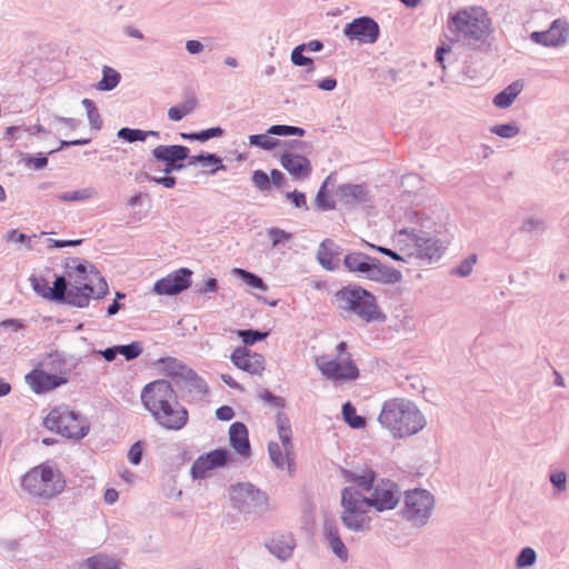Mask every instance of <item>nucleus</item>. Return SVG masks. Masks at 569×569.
<instances>
[{
	"label": "nucleus",
	"instance_id": "f257e3e1",
	"mask_svg": "<svg viewBox=\"0 0 569 569\" xmlns=\"http://www.w3.org/2000/svg\"><path fill=\"white\" fill-rule=\"evenodd\" d=\"M67 277L58 276L53 281L52 288H47V293L52 301L67 303L77 308L87 307L90 298H103L108 292L107 281L99 276L98 270L91 266L90 273L98 279V284L92 286L93 279L88 272L84 263H78L74 267L66 266Z\"/></svg>",
	"mask_w": 569,
	"mask_h": 569
},
{
	"label": "nucleus",
	"instance_id": "f03ea898",
	"mask_svg": "<svg viewBox=\"0 0 569 569\" xmlns=\"http://www.w3.org/2000/svg\"><path fill=\"white\" fill-rule=\"evenodd\" d=\"M141 402L153 419L163 428L180 430L188 422V411L178 401L172 385L159 379L147 383L141 390Z\"/></svg>",
	"mask_w": 569,
	"mask_h": 569
},
{
	"label": "nucleus",
	"instance_id": "7ed1b4c3",
	"mask_svg": "<svg viewBox=\"0 0 569 569\" xmlns=\"http://www.w3.org/2000/svg\"><path fill=\"white\" fill-rule=\"evenodd\" d=\"M378 422L393 439L417 435L427 425L426 417L417 405L406 398L386 400L378 416Z\"/></svg>",
	"mask_w": 569,
	"mask_h": 569
},
{
	"label": "nucleus",
	"instance_id": "20e7f679",
	"mask_svg": "<svg viewBox=\"0 0 569 569\" xmlns=\"http://www.w3.org/2000/svg\"><path fill=\"white\" fill-rule=\"evenodd\" d=\"M450 27L457 32L458 40L475 50H488L491 46L492 22L481 7H468L457 11L450 18Z\"/></svg>",
	"mask_w": 569,
	"mask_h": 569
},
{
	"label": "nucleus",
	"instance_id": "39448f33",
	"mask_svg": "<svg viewBox=\"0 0 569 569\" xmlns=\"http://www.w3.org/2000/svg\"><path fill=\"white\" fill-rule=\"evenodd\" d=\"M332 303L343 318L358 316L365 322L385 321L386 316L379 310L376 297L358 284H348L339 289Z\"/></svg>",
	"mask_w": 569,
	"mask_h": 569
},
{
	"label": "nucleus",
	"instance_id": "423d86ee",
	"mask_svg": "<svg viewBox=\"0 0 569 569\" xmlns=\"http://www.w3.org/2000/svg\"><path fill=\"white\" fill-rule=\"evenodd\" d=\"M398 240L403 244L401 250L409 259H416L420 263H431L441 258L446 244L439 238L429 232L416 228H402L398 231Z\"/></svg>",
	"mask_w": 569,
	"mask_h": 569
},
{
	"label": "nucleus",
	"instance_id": "0eeeda50",
	"mask_svg": "<svg viewBox=\"0 0 569 569\" xmlns=\"http://www.w3.org/2000/svg\"><path fill=\"white\" fill-rule=\"evenodd\" d=\"M342 525L356 533H366L371 529V518L368 515L370 506L365 493L353 486L341 490Z\"/></svg>",
	"mask_w": 569,
	"mask_h": 569
},
{
	"label": "nucleus",
	"instance_id": "6e6552de",
	"mask_svg": "<svg viewBox=\"0 0 569 569\" xmlns=\"http://www.w3.org/2000/svg\"><path fill=\"white\" fill-rule=\"evenodd\" d=\"M64 485L61 473L46 465L32 468L21 480V487L28 495L42 500L54 498Z\"/></svg>",
	"mask_w": 569,
	"mask_h": 569
},
{
	"label": "nucleus",
	"instance_id": "1a4fd4ad",
	"mask_svg": "<svg viewBox=\"0 0 569 569\" xmlns=\"http://www.w3.org/2000/svg\"><path fill=\"white\" fill-rule=\"evenodd\" d=\"M43 426L48 430L56 431L70 439H82L90 430L87 418L79 412L70 410L67 406L51 409L43 419Z\"/></svg>",
	"mask_w": 569,
	"mask_h": 569
},
{
	"label": "nucleus",
	"instance_id": "9d476101",
	"mask_svg": "<svg viewBox=\"0 0 569 569\" xmlns=\"http://www.w3.org/2000/svg\"><path fill=\"white\" fill-rule=\"evenodd\" d=\"M230 499L239 512L261 516L271 509L269 496L251 482H239L230 488Z\"/></svg>",
	"mask_w": 569,
	"mask_h": 569
},
{
	"label": "nucleus",
	"instance_id": "9b49d317",
	"mask_svg": "<svg viewBox=\"0 0 569 569\" xmlns=\"http://www.w3.org/2000/svg\"><path fill=\"white\" fill-rule=\"evenodd\" d=\"M435 497L426 489L408 490L405 495L402 517L413 527H425L433 511Z\"/></svg>",
	"mask_w": 569,
	"mask_h": 569
},
{
	"label": "nucleus",
	"instance_id": "f8f14e48",
	"mask_svg": "<svg viewBox=\"0 0 569 569\" xmlns=\"http://www.w3.org/2000/svg\"><path fill=\"white\" fill-rule=\"evenodd\" d=\"M276 426L284 455L282 453L279 443L270 441L268 443L270 459L278 469H283L284 463H287L288 470L291 471L295 466L293 459L291 458L293 453L292 430L289 418L282 411H278L276 415Z\"/></svg>",
	"mask_w": 569,
	"mask_h": 569
},
{
	"label": "nucleus",
	"instance_id": "ddd939ff",
	"mask_svg": "<svg viewBox=\"0 0 569 569\" xmlns=\"http://www.w3.org/2000/svg\"><path fill=\"white\" fill-rule=\"evenodd\" d=\"M315 363L321 375L332 381H351L359 377V369L351 359V355L341 359H331L327 355H321L316 358Z\"/></svg>",
	"mask_w": 569,
	"mask_h": 569
},
{
	"label": "nucleus",
	"instance_id": "4468645a",
	"mask_svg": "<svg viewBox=\"0 0 569 569\" xmlns=\"http://www.w3.org/2000/svg\"><path fill=\"white\" fill-rule=\"evenodd\" d=\"M370 508L382 512L392 510L400 501V491L396 482L391 480H379L371 490L370 496H366Z\"/></svg>",
	"mask_w": 569,
	"mask_h": 569
},
{
	"label": "nucleus",
	"instance_id": "2eb2a0df",
	"mask_svg": "<svg viewBox=\"0 0 569 569\" xmlns=\"http://www.w3.org/2000/svg\"><path fill=\"white\" fill-rule=\"evenodd\" d=\"M189 148L181 144H160L151 151L154 160L164 163V174H170L173 171H180L186 168L183 161L189 158Z\"/></svg>",
	"mask_w": 569,
	"mask_h": 569
},
{
	"label": "nucleus",
	"instance_id": "dca6fc26",
	"mask_svg": "<svg viewBox=\"0 0 569 569\" xmlns=\"http://www.w3.org/2000/svg\"><path fill=\"white\" fill-rule=\"evenodd\" d=\"M343 34L349 40H358L361 43H375L380 34L379 24L370 17L363 16L353 19L343 28Z\"/></svg>",
	"mask_w": 569,
	"mask_h": 569
},
{
	"label": "nucleus",
	"instance_id": "f3484780",
	"mask_svg": "<svg viewBox=\"0 0 569 569\" xmlns=\"http://www.w3.org/2000/svg\"><path fill=\"white\" fill-rule=\"evenodd\" d=\"M191 276L189 268H180L156 281L153 291L160 296L179 295L191 286Z\"/></svg>",
	"mask_w": 569,
	"mask_h": 569
},
{
	"label": "nucleus",
	"instance_id": "a211bd4d",
	"mask_svg": "<svg viewBox=\"0 0 569 569\" xmlns=\"http://www.w3.org/2000/svg\"><path fill=\"white\" fill-rule=\"evenodd\" d=\"M531 41L543 47H560L567 43L569 38V22L565 19H556L548 30L533 31Z\"/></svg>",
	"mask_w": 569,
	"mask_h": 569
},
{
	"label": "nucleus",
	"instance_id": "6ab92c4d",
	"mask_svg": "<svg viewBox=\"0 0 569 569\" xmlns=\"http://www.w3.org/2000/svg\"><path fill=\"white\" fill-rule=\"evenodd\" d=\"M230 461L227 449L219 448L198 457L190 469L192 479H203L209 470L226 466Z\"/></svg>",
	"mask_w": 569,
	"mask_h": 569
},
{
	"label": "nucleus",
	"instance_id": "aec40b11",
	"mask_svg": "<svg viewBox=\"0 0 569 569\" xmlns=\"http://www.w3.org/2000/svg\"><path fill=\"white\" fill-rule=\"evenodd\" d=\"M232 363L250 375L261 376L264 370V358L260 353H251L246 347H237L231 356Z\"/></svg>",
	"mask_w": 569,
	"mask_h": 569
},
{
	"label": "nucleus",
	"instance_id": "412c9836",
	"mask_svg": "<svg viewBox=\"0 0 569 569\" xmlns=\"http://www.w3.org/2000/svg\"><path fill=\"white\" fill-rule=\"evenodd\" d=\"M280 163L295 180H303L308 178L312 169L307 157L291 151H284L280 156Z\"/></svg>",
	"mask_w": 569,
	"mask_h": 569
},
{
	"label": "nucleus",
	"instance_id": "4be33fe9",
	"mask_svg": "<svg viewBox=\"0 0 569 569\" xmlns=\"http://www.w3.org/2000/svg\"><path fill=\"white\" fill-rule=\"evenodd\" d=\"M26 380L36 393L53 390L54 388L67 382V378L53 373H48L38 369L28 373L26 376Z\"/></svg>",
	"mask_w": 569,
	"mask_h": 569
},
{
	"label": "nucleus",
	"instance_id": "5701e85b",
	"mask_svg": "<svg viewBox=\"0 0 569 569\" xmlns=\"http://www.w3.org/2000/svg\"><path fill=\"white\" fill-rule=\"evenodd\" d=\"M377 258L362 252H350L345 256L343 264L349 272L370 279Z\"/></svg>",
	"mask_w": 569,
	"mask_h": 569
},
{
	"label": "nucleus",
	"instance_id": "b1692460",
	"mask_svg": "<svg viewBox=\"0 0 569 569\" xmlns=\"http://www.w3.org/2000/svg\"><path fill=\"white\" fill-rule=\"evenodd\" d=\"M267 548L279 560L286 561L292 556L296 548V539L291 533H277L267 543Z\"/></svg>",
	"mask_w": 569,
	"mask_h": 569
},
{
	"label": "nucleus",
	"instance_id": "393cba45",
	"mask_svg": "<svg viewBox=\"0 0 569 569\" xmlns=\"http://www.w3.org/2000/svg\"><path fill=\"white\" fill-rule=\"evenodd\" d=\"M230 446L243 457H249L251 452L248 438V429L242 422H233L229 428Z\"/></svg>",
	"mask_w": 569,
	"mask_h": 569
},
{
	"label": "nucleus",
	"instance_id": "a878e982",
	"mask_svg": "<svg viewBox=\"0 0 569 569\" xmlns=\"http://www.w3.org/2000/svg\"><path fill=\"white\" fill-rule=\"evenodd\" d=\"M336 194L339 201L347 207H353L367 201V190L361 184H340L337 188Z\"/></svg>",
	"mask_w": 569,
	"mask_h": 569
},
{
	"label": "nucleus",
	"instance_id": "bb28decb",
	"mask_svg": "<svg viewBox=\"0 0 569 569\" xmlns=\"http://www.w3.org/2000/svg\"><path fill=\"white\" fill-rule=\"evenodd\" d=\"M325 539L328 548L340 559L346 561L348 559V549L340 538L339 530L336 525L326 522L325 525Z\"/></svg>",
	"mask_w": 569,
	"mask_h": 569
},
{
	"label": "nucleus",
	"instance_id": "cd10ccee",
	"mask_svg": "<svg viewBox=\"0 0 569 569\" xmlns=\"http://www.w3.org/2000/svg\"><path fill=\"white\" fill-rule=\"evenodd\" d=\"M369 280L385 284H395L402 280V273L389 266L382 264L378 259Z\"/></svg>",
	"mask_w": 569,
	"mask_h": 569
},
{
	"label": "nucleus",
	"instance_id": "c85d7f7f",
	"mask_svg": "<svg viewBox=\"0 0 569 569\" xmlns=\"http://www.w3.org/2000/svg\"><path fill=\"white\" fill-rule=\"evenodd\" d=\"M343 476L355 483H357L356 489L360 490L361 493L369 492L375 487L376 482V473L370 469L358 471L343 470Z\"/></svg>",
	"mask_w": 569,
	"mask_h": 569
},
{
	"label": "nucleus",
	"instance_id": "c756f323",
	"mask_svg": "<svg viewBox=\"0 0 569 569\" xmlns=\"http://www.w3.org/2000/svg\"><path fill=\"white\" fill-rule=\"evenodd\" d=\"M339 250H340L339 246H337L333 240L325 239L319 244L318 252H317V259H318L319 263L321 264V267L329 271L333 270L335 264H333L332 260H333L335 256L339 254Z\"/></svg>",
	"mask_w": 569,
	"mask_h": 569
},
{
	"label": "nucleus",
	"instance_id": "7c9ffc66",
	"mask_svg": "<svg viewBox=\"0 0 569 569\" xmlns=\"http://www.w3.org/2000/svg\"><path fill=\"white\" fill-rule=\"evenodd\" d=\"M181 379L184 381L189 392H196L199 396H204L208 392L206 381L193 369L190 368L188 371H184V376Z\"/></svg>",
	"mask_w": 569,
	"mask_h": 569
},
{
	"label": "nucleus",
	"instance_id": "2f4dec72",
	"mask_svg": "<svg viewBox=\"0 0 569 569\" xmlns=\"http://www.w3.org/2000/svg\"><path fill=\"white\" fill-rule=\"evenodd\" d=\"M525 88V81L518 79L500 91V109L509 108Z\"/></svg>",
	"mask_w": 569,
	"mask_h": 569
},
{
	"label": "nucleus",
	"instance_id": "473e14b6",
	"mask_svg": "<svg viewBox=\"0 0 569 569\" xmlns=\"http://www.w3.org/2000/svg\"><path fill=\"white\" fill-rule=\"evenodd\" d=\"M98 191L93 187H86L79 190L62 192L57 196V198L61 201L66 202H76V201H86L97 197Z\"/></svg>",
	"mask_w": 569,
	"mask_h": 569
},
{
	"label": "nucleus",
	"instance_id": "72a5a7b5",
	"mask_svg": "<svg viewBox=\"0 0 569 569\" xmlns=\"http://www.w3.org/2000/svg\"><path fill=\"white\" fill-rule=\"evenodd\" d=\"M120 79L121 76L117 70L104 66L102 69V79L97 83L96 88L100 91H110L119 84Z\"/></svg>",
	"mask_w": 569,
	"mask_h": 569
},
{
	"label": "nucleus",
	"instance_id": "f704fd0d",
	"mask_svg": "<svg viewBox=\"0 0 569 569\" xmlns=\"http://www.w3.org/2000/svg\"><path fill=\"white\" fill-rule=\"evenodd\" d=\"M223 132H224L223 129L220 127H211V128L198 131V132H190V133L181 132L180 137L184 140H191V141L197 140V141L204 142V141H208L209 139L221 137L223 134Z\"/></svg>",
	"mask_w": 569,
	"mask_h": 569
},
{
	"label": "nucleus",
	"instance_id": "c9c22d12",
	"mask_svg": "<svg viewBox=\"0 0 569 569\" xmlns=\"http://www.w3.org/2000/svg\"><path fill=\"white\" fill-rule=\"evenodd\" d=\"M159 361L163 365V371L171 377L182 378L184 376V371L190 369L176 358H161Z\"/></svg>",
	"mask_w": 569,
	"mask_h": 569
},
{
	"label": "nucleus",
	"instance_id": "e433bc0d",
	"mask_svg": "<svg viewBox=\"0 0 569 569\" xmlns=\"http://www.w3.org/2000/svg\"><path fill=\"white\" fill-rule=\"evenodd\" d=\"M342 416L343 420L352 429H360L366 426V419L357 415L356 408L350 402H346L342 406Z\"/></svg>",
	"mask_w": 569,
	"mask_h": 569
},
{
	"label": "nucleus",
	"instance_id": "4c0bfd02",
	"mask_svg": "<svg viewBox=\"0 0 569 569\" xmlns=\"http://www.w3.org/2000/svg\"><path fill=\"white\" fill-rule=\"evenodd\" d=\"M232 272H233V274L238 276L243 282H246L251 288L259 289L262 291H266L268 289L267 284L263 282V280L259 276H257L248 270H244L241 268H234Z\"/></svg>",
	"mask_w": 569,
	"mask_h": 569
},
{
	"label": "nucleus",
	"instance_id": "58836bf2",
	"mask_svg": "<svg viewBox=\"0 0 569 569\" xmlns=\"http://www.w3.org/2000/svg\"><path fill=\"white\" fill-rule=\"evenodd\" d=\"M268 134L278 137L297 136L303 137L306 130L301 127L289 126V124H272L267 130Z\"/></svg>",
	"mask_w": 569,
	"mask_h": 569
},
{
	"label": "nucleus",
	"instance_id": "ea45409f",
	"mask_svg": "<svg viewBox=\"0 0 569 569\" xmlns=\"http://www.w3.org/2000/svg\"><path fill=\"white\" fill-rule=\"evenodd\" d=\"M86 567L87 569H119L114 559L103 555H97L87 559Z\"/></svg>",
	"mask_w": 569,
	"mask_h": 569
},
{
	"label": "nucleus",
	"instance_id": "a19ab883",
	"mask_svg": "<svg viewBox=\"0 0 569 569\" xmlns=\"http://www.w3.org/2000/svg\"><path fill=\"white\" fill-rule=\"evenodd\" d=\"M249 143L251 146L259 147L263 150H273L274 148L279 147L281 141L276 138H270L269 134L266 132L264 134H251L249 136Z\"/></svg>",
	"mask_w": 569,
	"mask_h": 569
},
{
	"label": "nucleus",
	"instance_id": "79ce46f5",
	"mask_svg": "<svg viewBox=\"0 0 569 569\" xmlns=\"http://www.w3.org/2000/svg\"><path fill=\"white\" fill-rule=\"evenodd\" d=\"M81 103L87 111V117L91 129L100 130L102 127V119L99 114V111L94 102L90 99L84 98Z\"/></svg>",
	"mask_w": 569,
	"mask_h": 569
},
{
	"label": "nucleus",
	"instance_id": "37998d69",
	"mask_svg": "<svg viewBox=\"0 0 569 569\" xmlns=\"http://www.w3.org/2000/svg\"><path fill=\"white\" fill-rule=\"evenodd\" d=\"M303 44H298L297 47H295L290 56L291 62L298 67H309L308 72H311L315 69L313 60L309 57L303 56Z\"/></svg>",
	"mask_w": 569,
	"mask_h": 569
},
{
	"label": "nucleus",
	"instance_id": "c03bdc74",
	"mask_svg": "<svg viewBox=\"0 0 569 569\" xmlns=\"http://www.w3.org/2000/svg\"><path fill=\"white\" fill-rule=\"evenodd\" d=\"M537 552L531 547H525L520 550L516 558V567L518 569L528 568L535 565Z\"/></svg>",
	"mask_w": 569,
	"mask_h": 569
},
{
	"label": "nucleus",
	"instance_id": "a18cd8bd",
	"mask_svg": "<svg viewBox=\"0 0 569 569\" xmlns=\"http://www.w3.org/2000/svg\"><path fill=\"white\" fill-rule=\"evenodd\" d=\"M327 184L326 181L322 183V186L319 188L317 196H316V207L320 211H327L332 210L336 208L335 201L328 196L326 191Z\"/></svg>",
	"mask_w": 569,
	"mask_h": 569
},
{
	"label": "nucleus",
	"instance_id": "49530a36",
	"mask_svg": "<svg viewBox=\"0 0 569 569\" xmlns=\"http://www.w3.org/2000/svg\"><path fill=\"white\" fill-rule=\"evenodd\" d=\"M477 262V254L472 253L465 258L455 269L451 270V274L466 278L471 274L472 268Z\"/></svg>",
	"mask_w": 569,
	"mask_h": 569
},
{
	"label": "nucleus",
	"instance_id": "de8ad7c7",
	"mask_svg": "<svg viewBox=\"0 0 569 569\" xmlns=\"http://www.w3.org/2000/svg\"><path fill=\"white\" fill-rule=\"evenodd\" d=\"M237 335L241 338L244 345L252 346L256 342L263 340L268 336V332H262L256 329H242L238 330Z\"/></svg>",
	"mask_w": 569,
	"mask_h": 569
},
{
	"label": "nucleus",
	"instance_id": "09e8293b",
	"mask_svg": "<svg viewBox=\"0 0 569 569\" xmlns=\"http://www.w3.org/2000/svg\"><path fill=\"white\" fill-rule=\"evenodd\" d=\"M117 136L118 138L130 143L146 140V133H143V130L132 129L128 127L119 129Z\"/></svg>",
	"mask_w": 569,
	"mask_h": 569
},
{
	"label": "nucleus",
	"instance_id": "8fccbe9b",
	"mask_svg": "<svg viewBox=\"0 0 569 569\" xmlns=\"http://www.w3.org/2000/svg\"><path fill=\"white\" fill-rule=\"evenodd\" d=\"M251 181L261 192H268L271 189L270 177L261 169L254 170L252 172Z\"/></svg>",
	"mask_w": 569,
	"mask_h": 569
},
{
	"label": "nucleus",
	"instance_id": "3c124183",
	"mask_svg": "<svg viewBox=\"0 0 569 569\" xmlns=\"http://www.w3.org/2000/svg\"><path fill=\"white\" fill-rule=\"evenodd\" d=\"M119 347V353L124 357L126 360L130 361L138 358L142 353L141 343L138 341H133L129 345H121Z\"/></svg>",
	"mask_w": 569,
	"mask_h": 569
},
{
	"label": "nucleus",
	"instance_id": "603ef678",
	"mask_svg": "<svg viewBox=\"0 0 569 569\" xmlns=\"http://www.w3.org/2000/svg\"><path fill=\"white\" fill-rule=\"evenodd\" d=\"M267 233L269 238H271V247L276 248L281 242L290 240L292 238V234L290 232H287L280 228L272 227L267 230Z\"/></svg>",
	"mask_w": 569,
	"mask_h": 569
},
{
	"label": "nucleus",
	"instance_id": "864d4df0",
	"mask_svg": "<svg viewBox=\"0 0 569 569\" xmlns=\"http://www.w3.org/2000/svg\"><path fill=\"white\" fill-rule=\"evenodd\" d=\"M401 187L406 192H415L421 188V178L415 173L406 174L401 179Z\"/></svg>",
	"mask_w": 569,
	"mask_h": 569
},
{
	"label": "nucleus",
	"instance_id": "5fc2aeb1",
	"mask_svg": "<svg viewBox=\"0 0 569 569\" xmlns=\"http://www.w3.org/2000/svg\"><path fill=\"white\" fill-rule=\"evenodd\" d=\"M550 482L558 492H562L567 489V476L563 471L551 473Z\"/></svg>",
	"mask_w": 569,
	"mask_h": 569
},
{
	"label": "nucleus",
	"instance_id": "6e6d98bb",
	"mask_svg": "<svg viewBox=\"0 0 569 569\" xmlns=\"http://www.w3.org/2000/svg\"><path fill=\"white\" fill-rule=\"evenodd\" d=\"M520 229L526 232H531L536 230L542 231L545 229V222L541 219L529 217L523 220Z\"/></svg>",
	"mask_w": 569,
	"mask_h": 569
},
{
	"label": "nucleus",
	"instance_id": "4d7b16f0",
	"mask_svg": "<svg viewBox=\"0 0 569 569\" xmlns=\"http://www.w3.org/2000/svg\"><path fill=\"white\" fill-rule=\"evenodd\" d=\"M286 198L291 200L296 208H303L305 210H308L306 194L303 192L293 190L291 192H287Z\"/></svg>",
	"mask_w": 569,
	"mask_h": 569
},
{
	"label": "nucleus",
	"instance_id": "13d9d810",
	"mask_svg": "<svg viewBox=\"0 0 569 569\" xmlns=\"http://www.w3.org/2000/svg\"><path fill=\"white\" fill-rule=\"evenodd\" d=\"M146 179L151 182H156L157 184H161L164 188H174L177 184V179L170 174H166L164 177H152L146 173Z\"/></svg>",
	"mask_w": 569,
	"mask_h": 569
},
{
	"label": "nucleus",
	"instance_id": "bf43d9fd",
	"mask_svg": "<svg viewBox=\"0 0 569 569\" xmlns=\"http://www.w3.org/2000/svg\"><path fill=\"white\" fill-rule=\"evenodd\" d=\"M142 445L140 441L134 442L128 452V459L132 465H139L142 460Z\"/></svg>",
	"mask_w": 569,
	"mask_h": 569
},
{
	"label": "nucleus",
	"instance_id": "052dcab7",
	"mask_svg": "<svg viewBox=\"0 0 569 569\" xmlns=\"http://www.w3.org/2000/svg\"><path fill=\"white\" fill-rule=\"evenodd\" d=\"M218 290V281L214 278H209L202 283L196 284V291L200 295L216 292Z\"/></svg>",
	"mask_w": 569,
	"mask_h": 569
},
{
	"label": "nucleus",
	"instance_id": "680f3d73",
	"mask_svg": "<svg viewBox=\"0 0 569 569\" xmlns=\"http://www.w3.org/2000/svg\"><path fill=\"white\" fill-rule=\"evenodd\" d=\"M214 166L212 170H210L211 174H214L218 170H224L226 167L222 163V159L216 153H206V160L203 161V166Z\"/></svg>",
	"mask_w": 569,
	"mask_h": 569
},
{
	"label": "nucleus",
	"instance_id": "e2e57ef3",
	"mask_svg": "<svg viewBox=\"0 0 569 569\" xmlns=\"http://www.w3.org/2000/svg\"><path fill=\"white\" fill-rule=\"evenodd\" d=\"M520 132L516 122L500 124V138L509 139L516 137Z\"/></svg>",
	"mask_w": 569,
	"mask_h": 569
},
{
	"label": "nucleus",
	"instance_id": "0e129e2a",
	"mask_svg": "<svg viewBox=\"0 0 569 569\" xmlns=\"http://www.w3.org/2000/svg\"><path fill=\"white\" fill-rule=\"evenodd\" d=\"M30 280H31L33 290L38 295L51 300V297L46 292L47 288H50V287L48 286V283L44 279H38L37 277H31Z\"/></svg>",
	"mask_w": 569,
	"mask_h": 569
},
{
	"label": "nucleus",
	"instance_id": "69168bd1",
	"mask_svg": "<svg viewBox=\"0 0 569 569\" xmlns=\"http://www.w3.org/2000/svg\"><path fill=\"white\" fill-rule=\"evenodd\" d=\"M280 146L284 147V151H305L308 147V143L306 141L301 140H288V141H281Z\"/></svg>",
	"mask_w": 569,
	"mask_h": 569
},
{
	"label": "nucleus",
	"instance_id": "338daca9",
	"mask_svg": "<svg viewBox=\"0 0 569 569\" xmlns=\"http://www.w3.org/2000/svg\"><path fill=\"white\" fill-rule=\"evenodd\" d=\"M27 164L32 166L34 169L40 170L43 169L48 164L47 156L39 153L37 157H28Z\"/></svg>",
	"mask_w": 569,
	"mask_h": 569
},
{
	"label": "nucleus",
	"instance_id": "774afa93",
	"mask_svg": "<svg viewBox=\"0 0 569 569\" xmlns=\"http://www.w3.org/2000/svg\"><path fill=\"white\" fill-rule=\"evenodd\" d=\"M261 398L271 403L272 406L274 407H279V408H283L284 405H286V401L283 398L279 397V396H276L273 395L272 392L266 390L262 395H261Z\"/></svg>",
	"mask_w": 569,
	"mask_h": 569
}]
</instances>
